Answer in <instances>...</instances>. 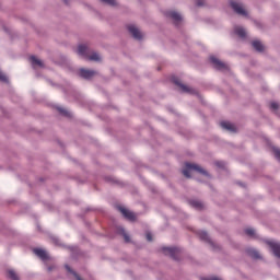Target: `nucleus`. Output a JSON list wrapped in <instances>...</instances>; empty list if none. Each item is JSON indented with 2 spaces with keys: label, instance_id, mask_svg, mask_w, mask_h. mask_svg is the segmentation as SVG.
<instances>
[{
  "label": "nucleus",
  "instance_id": "obj_12",
  "mask_svg": "<svg viewBox=\"0 0 280 280\" xmlns=\"http://www.w3.org/2000/svg\"><path fill=\"white\" fill-rule=\"evenodd\" d=\"M268 246L271 248L275 257L280 259V243H275L272 241H267Z\"/></svg>",
  "mask_w": 280,
  "mask_h": 280
},
{
  "label": "nucleus",
  "instance_id": "obj_9",
  "mask_svg": "<svg viewBox=\"0 0 280 280\" xmlns=\"http://www.w3.org/2000/svg\"><path fill=\"white\" fill-rule=\"evenodd\" d=\"M127 30L136 40H141V38H143L141 31H139V28H137L135 25L127 26Z\"/></svg>",
  "mask_w": 280,
  "mask_h": 280
},
{
  "label": "nucleus",
  "instance_id": "obj_15",
  "mask_svg": "<svg viewBox=\"0 0 280 280\" xmlns=\"http://www.w3.org/2000/svg\"><path fill=\"white\" fill-rule=\"evenodd\" d=\"M252 47L258 51V54H262L265 47L264 44H261L259 40H253L252 42Z\"/></svg>",
  "mask_w": 280,
  "mask_h": 280
},
{
  "label": "nucleus",
  "instance_id": "obj_24",
  "mask_svg": "<svg viewBox=\"0 0 280 280\" xmlns=\"http://www.w3.org/2000/svg\"><path fill=\"white\" fill-rule=\"evenodd\" d=\"M102 3H105L106 5H110L112 8H115L117 5V1L115 0H101Z\"/></svg>",
  "mask_w": 280,
  "mask_h": 280
},
{
  "label": "nucleus",
  "instance_id": "obj_13",
  "mask_svg": "<svg viewBox=\"0 0 280 280\" xmlns=\"http://www.w3.org/2000/svg\"><path fill=\"white\" fill-rule=\"evenodd\" d=\"M220 126L223 130H228L229 132H237L235 126L229 121H221Z\"/></svg>",
  "mask_w": 280,
  "mask_h": 280
},
{
  "label": "nucleus",
  "instance_id": "obj_10",
  "mask_svg": "<svg viewBox=\"0 0 280 280\" xmlns=\"http://www.w3.org/2000/svg\"><path fill=\"white\" fill-rule=\"evenodd\" d=\"M33 253H35V255L39 257L42 261H49L50 259L49 254H47V252L43 248H34Z\"/></svg>",
  "mask_w": 280,
  "mask_h": 280
},
{
  "label": "nucleus",
  "instance_id": "obj_19",
  "mask_svg": "<svg viewBox=\"0 0 280 280\" xmlns=\"http://www.w3.org/2000/svg\"><path fill=\"white\" fill-rule=\"evenodd\" d=\"M234 33L236 34V36H240V38H246V30H244V27H235Z\"/></svg>",
  "mask_w": 280,
  "mask_h": 280
},
{
  "label": "nucleus",
  "instance_id": "obj_31",
  "mask_svg": "<svg viewBox=\"0 0 280 280\" xmlns=\"http://www.w3.org/2000/svg\"><path fill=\"white\" fill-rule=\"evenodd\" d=\"M196 5H197L198 8H202V5H205V0H197V1H196Z\"/></svg>",
  "mask_w": 280,
  "mask_h": 280
},
{
  "label": "nucleus",
  "instance_id": "obj_30",
  "mask_svg": "<svg viewBox=\"0 0 280 280\" xmlns=\"http://www.w3.org/2000/svg\"><path fill=\"white\" fill-rule=\"evenodd\" d=\"M273 153H275L277 161L280 162V149L273 148Z\"/></svg>",
  "mask_w": 280,
  "mask_h": 280
},
{
  "label": "nucleus",
  "instance_id": "obj_28",
  "mask_svg": "<svg viewBox=\"0 0 280 280\" xmlns=\"http://www.w3.org/2000/svg\"><path fill=\"white\" fill-rule=\"evenodd\" d=\"M246 235H248L249 237H254L255 236V230L253 229H246L245 230Z\"/></svg>",
  "mask_w": 280,
  "mask_h": 280
},
{
  "label": "nucleus",
  "instance_id": "obj_38",
  "mask_svg": "<svg viewBox=\"0 0 280 280\" xmlns=\"http://www.w3.org/2000/svg\"><path fill=\"white\" fill-rule=\"evenodd\" d=\"M88 211H91V209H90V208H88Z\"/></svg>",
  "mask_w": 280,
  "mask_h": 280
},
{
  "label": "nucleus",
  "instance_id": "obj_2",
  "mask_svg": "<svg viewBox=\"0 0 280 280\" xmlns=\"http://www.w3.org/2000/svg\"><path fill=\"white\" fill-rule=\"evenodd\" d=\"M162 253L171 256L174 261H179L180 258L178 256L180 255L182 249L180 247H162Z\"/></svg>",
  "mask_w": 280,
  "mask_h": 280
},
{
  "label": "nucleus",
  "instance_id": "obj_26",
  "mask_svg": "<svg viewBox=\"0 0 280 280\" xmlns=\"http://www.w3.org/2000/svg\"><path fill=\"white\" fill-rule=\"evenodd\" d=\"M214 165L220 170H224V167H226V163L224 161H217L214 162Z\"/></svg>",
  "mask_w": 280,
  "mask_h": 280
},
{
  "label": "nucleus",
  "instance_id": "obj_35",
  "mask_svg": "<svg viewBox=\"0 0 280 280\" xmlns=\"http://www.w3.org/2000/svg\"><path fill=\"white\" fill-rule=\"evenodd\" d=\"M147 241H148V242H152V234L147 233Z\"/></svg>",
  "mask_w": 280,
  "mask_h": 280
},
{
  "label": "nucleus",
  "instance_id": "obj_5",
  "mask_svg": "<svg viewBox=\"0 0 280 280\" xmlns=\"http://www.w3.org/2000/svg\"><path fill=\"white\" fill-rule=\"evenodd\" d=\"M97 74H98L97 71L89 70V69H84V68L79 69V72H78V75L80 78H82L83 80H91V79L95 78V75H97Z\"/></svg>",
  "mask_w": 280,
  "mask_h": 280
},
{
  "label": "nucleus",
  "instance_id": "obj_11",
  "mask_svg": "<svg viewBox=\"0 0 280 280\" xmlns=\"http://www.w3.org/2000/svg\"><path fill=\"white\" fill-rule=\"evenodd\" d=\"M198 236L201 240V242H205L206 244H210V246L212 247L215 246L213 241H211V237H209V234L207 233V231H199Z\"/></svg>",
  "mask_w": 280,
  "mask_h": 280
},
{
  "label": "nucleus",
  "instance_id": "obj_7",
  "mask_svg": "<svg viewBox=\"0 0 280 280\" xmlns=\"http://www.w3.org/2000/svg\"><path fill=\"white\" fill-rule=\"evenodd\" d=\"M230 5H231L232 10L240 16H248V12H246L244 10V7H242V4H240L235 1H230Z\"/></svg>",
  "mask_w": 280,
  "mask_h": 280
},
{
  "label": "nucleus",
  "instance_id": "obj_36",
  "mask_svg": "<svg viewBox=\"0 0 280 280\" xmlns=\"http://www.w3.org/2000/svg\"><path fill=\"white\" fill-rule=\"evenodd\" d=\"M63 2L66 3V5H69V0H63Z\"/></svg>",
  "mask_w": 280,
  "mask_h": 280
},
{
  "label": "nucleus",
  "instance_id": "obj_8",
  "mask_svg": "<svg viewBox=\"0 0 280 280\" xmlns=\"http://www.w3.org/2000/svg\"><path fill=\"white\" fill-rule=\"evenodd\" d=\"M171 82H173V84H175V86L180 88L182 93H194V90H191L189 86L183 84L180 82V80H178L177 77H175V75H173L171 78Z\"/></svg>",
  "mask_w": 280,
  "mask_h": 280
},
{
  "label": "nucleus",
  "instance_id": "obj_33",
  "mask_svg": "<svg viewBox=\"0 0 280 280\" xmlns=\"http://www.w3.org/2000/svg\"><path fill=\"white\" fill-rule=\"evenodd\" d=\"M201 280H222V279H220V278H218V277H212V278H202Z\"/></svg>",
  "mask_w": 280,
  "mask_h": 280
},
{
  "label": "nucleus",
  "instance_id": "obj_16",
  "mask_svg": "<svg viewBox=\"0 0 280 280\" xmlns=\"http://www.w3.org/2000/svg\"><path fill=\"white\" fill-rule=\"evenodd\" d=\"M190 207L194 209H197V211H202L205 209V206L202 205V201L198 200H190L189 201Z\"/></svg>",
  "mask_w": 280,
  "mask_h": 280
},
{
  "label": "nucleus",
  "instance_id": "obj_17",
  "mask_svg": "<svg viewBox=\"0 0 280 280\" xmlns=\"http://www.w3.org/2000/svg\"><path fill=\"white\" fill-rule=\"evenodd\" d=\"M246 253L248 257H252V259H261V256L259 255V252H257V249L247 248Z\"/></svg>",
  "mask_w": 280,
  "mask_h": 280
},
{
  "label": "nucleus",
  "instance_id": "obj_37",
  "mask_svg": "<svg viewBox=\"0 0 280 280\" xmlns=\"http://www.w3.org/2000/svg\"><path fill=\"white\" fill-rule=\"evenodd\" d=\"M106 180H109V182H110V180H113V178H112V177H107Z\"/></svg>",
  "mask_w": 280,
  "mask_h": 280
},
{
  "label": "nucleus",
  "instance_id": "obj_4",
  "mask_svg": "<svg viewBox=\"0 0 280 280\" xmlns=\"http://www.w3.org/2000/svg\"><path fill=\"white\" fill-rule=\"evenodd\" d=\"M117 209L120 211L125 220L129 222H137V214L135 212L124 208L122 206H117Z\"/></svg>",
  "mask_w": 280,
  "mask_h": 280
},
{
  "label": "nucleus",
  "instance_id": "obj_18",
  "mask_svg": "<svg viewBox=\"0 0 280 280\" xmlns=\"http://www.w3.org/2000/svg\"><path fill=\"white\" fill-rule=\"evenodd\" d=\"M88 51H89V47L86 45H84V44L79 45V47H78L79 56L86 57L88 56Z\"/></svg>",
  "mask_w": 280,
  "mask_h": 280
},
{
  "label": "nucleus",
  "instance_id": "obj_22",
  "mask_svg": "<svg viewBox=\"0 0 280 280\" xmlns=\"http://www.w3.org/2000/svg\"><path fill=\"white\" fill-rule=\"evenodd\" d=\"M49 240L50 242H52V244H55V246H65V244H62V241H60V238L56 235H49Z\"/></svg>",
  "mask_w": 280,
  "mask_h": 280
},
{
  "label": "nucleus",
  "instance_id": "obj_6",
  "mask_svg": "<svg viewBox=\"0 0 280 280\" xmlns=\"http://www.w3.org/2000/svg\"><path fill=\"white\" fill-rule=\"evenodd\" d=\"M165 16L172 19L174 25L178 26L183 22V15L176 11H166Z\"/></svg>",
  "mask_w": 280,
  "mask_h": 280
},
{
  "label": "nucleus",
  "instance_id": "obj_32",
  "mask_svg": "<svg viewBox=\"0 0 280 280\" xmlns=\"http://www.w3.org/2000/svg\"><path fill=\"white\" fill-rule=\"evenodd\" d=\"M47 270H48V272H51L52 270H56V265L48 266Z\"/></svg>",
  "mask_w": 280,
  "mask_h": 280
},
{
  "label": "nucleus",
  "instance_id": "obj_34",
  "mask_svg": "<svg viewBox=\"0 0 280 280\" xmlns=\"http://www.w3.org/2000/svg\"><path fill=\"white\" fill-rule=\"evenodd\" d=\"M254 25H256V27H258V28H261V22L254 21Z\"/></svg>",
  "mask_w": 280,
  "mask_h": 280
},
{
  "label": "nucleus",
  "instance_id": "obj_1",
  "mask_svg": "<svg viewBox=\"0 0 280 280\" xmlns=\"http://www.w3.org/2000/svg\"><path fill=\"white\" fill-rule=\"evenodd\" d=\"M189 172H197L198 174H201V176H206V178H211V174H209L207 170L202 168V166L186 162L185 168L182 170V174L185 176V178H191V173Z\"/></svg>",
  "mask_w": 280,
  "mask_h": 280
},
{
  "label": "nucleus",
  "instance_id": "obj_27",
  "mask_svg": "<svg viewBox=\"0 0 280 280\" xmlns=\"http://www.w3.org/2000/svg\"><path fill=\"white\" fill-rule=\"evenodd\" d=\"M0 82H4V84H8L10 82V79L2 72H0Z\"/></svg>",
  "mask_w": 280,
  "mask_h": 280
},
{
  "label": "nucleus",
  "instance_id": "obj_14",
  "mask_svg": "<svg viewBox=\"0 0 280 280\" xmlns=\"http://www.w3.org/2000/svg\"><path fill=\"white\" fill-rule=\"evenodd\" d=\"M30 60H31V65L33 67H39L40 69H43V67H45V63H43V61L40 59L36 58V56H31Z\"/></svg>",
  "mask_w": 280,
  "mask_h": 280
},
{
  "label": "nucleus",
  "instance_id": "obj_3",
  "mask_svg": "<svg viewBox=\"0 0 280 280\" xmlns=\"http://www.w3.org/2000/svg\"><path fill=\"white\" fill-rule=\"evenodd\" d=\"M210 62L217 71H229V66L218 59L215 56H210Z\"/></svg>",
  "mask_w": 280,
  "mask_h": 280
},
{
  "label": "nucleus",
  "instance_id": "obj_21",
  "mask_svg": "<svg viewBox=\"0 0 280 280\" xmlns=\"http://www.w3.org/2000/svg\"><path fill=\"white\" fill-rule=\"evenodd\" d=\"M7 277L8 279H11V280H21L19 278V275H16V271H14L13 269L7 270Z\"/></svg>",
  "mask_w": 280,
  "mask_h": 280
},
{
  "label": "nucleus",
  "instance_id": "obj_23",
  "mask_svg": "<svg viewBox=\"0 0 280 280\" xmlns=\"http://www.w3.org/2000/svg\"><path fill=\"white\" fill-rule=\"evenodd\" d=\"M57 110L62 117H71V113L62 107H57Z\"/></svg>",
  "mask_w": 280,
  "mask_h": 280
},
{
  "label": "nucleus",
  "instance_id": "obj_29",
  "mask_svg": "<svg viewBox=\"0 0 280 280\" xmlns=\"http://www.w3.org/2000/svg\"><path fill=\"white\" fill-rule=\"evenodd\" d=\"M270 108H271V110H279V103L272 102V103L270 104Z\"/></svg>",
  "mask_w": 280,
  "mask_h": 280
},
{
  "label": "nucleus",
  "instance_id": "obj_25",
  "mask_svg": "<svg viewBox=\"0 0 280 280\" xmlns=\"http://www.w3.org/2000/svg\"><path fill=\"white\" fill-rule=\"evenodd\" d=\"M89 60H92L94 62H100V55L97 52H94L92 54L90 57H89Z\"/></svg>",
  "mask_w": 280,
  "mask_h": 280
},
{
  "label": "nucleus",
  "instance_id": "obj_20",
  "mask_svg": "<svg viewBox=\"0 0 280 280\" xmlns=\"http://www.w3.org/2000/svg\"><path fill=\"white\" fill-rule=\"evenodd\" d=\"M118 233H119V235L124 236V240H125L126 244H129L130 235H128V233H126V230L120 226V228H118Z\"/></svg>",
  "mask_w": 280,
  "mask_h": 280
}]
</instances>
